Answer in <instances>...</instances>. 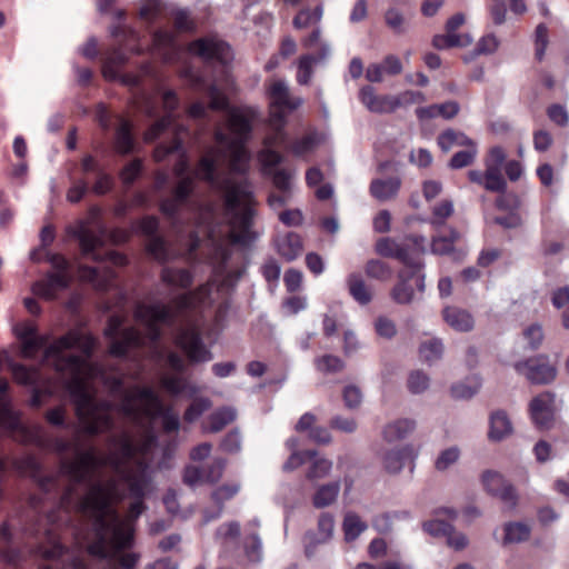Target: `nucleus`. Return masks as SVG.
Wrapping results in <instances>:
<instances>
[{"label": "nucleus", "instance_id": "a211bd4d", "mask_svg": "<svg viewBox=\"0 0 569 569\" xmlns=\"http://www.w3.org/2000/svg\"><path fill=\"white\" fill-rule=\"evenodd\" d=\"M317 532L308 531L305 533L303 543L305 552L308 558H311L319 545L328 542L335 530V518L329 512L320 513L317 523Z\"/></svg>", "mask_w": 569, "mask_h": 569}, {"label": "nucleus", "instance_id": "c03bdc74", "mask_svg": "<svg viewBox=\"0 0 569 569\" xmlns=\"http://www.w3.org/2000/svg\"><path fill=\"white\" fill-rule=\"evenodd\" d=\"M365 271L369 278L381 281L388 280L392 274V270L389 264L378 259L368 260Z\"/></svg>", "mask_w": 569, "mask_h": 569}, {"label": "nucleus", "instance_id": "13d9d810", "mask_svg": "<svg viewBox=\"0 0 569 569\" xmlns=\"http://www.w3.org/2000/svg\"><path fill=\"white\" fill-rule=\"evenodd\" d=\"M89 190L90 186L86 179H77L72 182V186L69 188L67 192V199L71 203H78L82 200V198L88 193Z\"/></svg>", "mask_w": 569, "mask_h": 569}, {"label": "nucleus", "instance_id": "39448f33", "mask_svg": "<svg viewBox=\"0 0 569 569\" xmlns=\"http://www.w3.org/2000/svg\"><path fill=\"white\" fill-rule=\"evenodd\" d=\"M110 390L120 396L118 411L124 417L139 423L143 419L156 420L161 418L166 433L177 432L180 428L179 415L170 406H166L159 395L151 387H134L131 390L123 388L121 378H112Z\"/></svg>", "mask_w": 569, "mask_h": 569}, {"label": "nucleus", "instance_id": "79ce46f5", "mask_svg": "<svg viewBox=\"0 0 569 569\" xmlns=\"http://www.w3.org/2000/svg\"><path fill=\"white\" fill-rule=\"evenodd\" d=\"M483 188L490 192L503 193L507 189V182L501 173V169L486 168Z\"/></svg>", "mask_w": 569, "mask_h": 569}, {"label": "nucleus", "instance_id": "7ed1b4c3", "mask_svg": "<svg viewBox=\"0 0 569 569\" xmlns=\"http://www.w3.org/2000/svg\"><path fill=\"white\" fill-rule=\"evenodd\" d=\"M123 498L124 495H114V487L107 489L96 485L92 492H84L71 508L82 520L81 527L74 530V538L86 546L89 555L108 558L132 547L133 532L121 526L114 508Z\"/></svg>", "mask_w": 569, "mask_h": 569}, {"label": "nucleus", "instance_id": "ddd939ff", "mask_svg": "<svg viewBox=\"0 0 569 569\" xmlns=\"http://www.w3.org/2000/svg\"><path fill=\"white\" fill-rule=\"evenodd\" d=\"M52 448L54 450V452L59 456H61V460H60V466H59V469H60V473L67 479L68 483L61 495V498H60V503L61 506L64 508V509H71L72 507H74L77 505V500L80 498V497H83L84 493H80L78 491V488L79 487H83L84 488V485H77V486H73L71 483V480L70 478L63 472L62 470V461L66 458V455L69 453L70 451H72L74 453V458L73 459H78V449L79 450H83L79 443H76V442H72V441H69V440H66V439H62V438H56L52 442Z\"/></svg>", "mask_w": 569, "mask_h": 569}, {"label": "nucleus", "instance_id": "8fccbe9b", "mask_svg": "<svg viewBox=\"0 0 569 569\" xmlns=\"http://www.w3.org/2000/svg\"><path fill=\"white\" fill-rule=\"evenodd\" d=\"M211 405L212 402L208 398L200 397L194 399L186 409L183 419L187 422L196 421L204 411L211 408Z\"/></svg>", "mask_w": 569, "mask_h": 569}, {"label": "nucleus", "instance_id": "de8ad7c7", "mask_svg": "<svg viewBox=\"0 0 569 569\" xmlns=\"http://www.w3.org/2000/svg\"><path fill=\"white\" fill-rule=\"evenodd\" d=\"M322 9L321 7H316L313 11L310 9H302L298 12V14L293 18V27L297 29H305L309 26L318 22L321 19Z\"/></svg>", "mask_w": 569, "mask_h": 569}, {"label": "nucleus", "instance_id": "423d86ee", "mask_svg": "<svg viewBox=\"0 0 569 569\" xmlns=\"http://www.w3.org/2000/svg\"><path fill=\"white\" fill-rule=\"evenodd\" d=\"M134 317L146 325L148 338L154 346L158 345L162 337L160 325L172 327L177 322L176 312L162 302L151 305L138 303Z\"/></svg>", "mask_w": 569, "mask_h": 569}, {"label": "nucleus", "instance_id": "f03ea898", "mask_svg": "<svg viewBox=\"0 0 569 569\" xmlns=\"http://www.w3.org/2000/svg\"><path fill=\"white\" fill-rule=\"evenodd\" d=\"M12 332L20 342L23 358L33 359L43 349V358L52 362L58 373L69 379L68 389L84 435L97 437L113 429L114 405L108 400H98L86 381V378L94 375L96 368L83 357L64 355L66 350L77 347L90 357L94 347L92 337L70 330L48 345V336L40 335L38 326L29 320L16 323Z\"/></svg>", "mask_w": 569, "mask_h": 569}, {"label": "nucleus", "instance_id": "f3484780", "mask_svg": "<svg viewBox=\"0 0 569 569\" xmlns=\"http://www.w3.org/2000/svg\"><path fill=\"white\" fill-rule=\"evenodd\" d=\"M531 419L539 429H550L555 418V395L545 391L530 401Z\"/></svg>", "mask_w": 569, "mask_h": 569}, {"label": "nucleus", "instance_id": "09e8293b", "mask_svg": "<svg viewBox=\"0 0 569 569\" xmlns=\"http://www.w3.org/2000/svg\"><path fill=\"white\" fill-rule=\"evenodd\" d=\"M128 482L129 496L132 499H143L146 496V481L143 477L134 476L128 472L119 473Z\"/></svg>", "mask_w": 569, "mask_h": 569}, {"label": "nucleus", "instance_id": "4be33fe9", "mask_svg": "<svg viewBox=\"0 0 569 569\" xmlns=\"http://www.w3.org/2000/svg\"><path fill=\"white\" fill-rule=\"evenodd\" d=\"M415 458L416 453L412 446L406 445L386 451L382 456V465L388 473L396 475L399 473L408 462L412 463Z\"/></svg>", "mask_w": 569, "mask_h": 569}, {"label": "nucleus", "instance_id": "9d476101", "mask_svg": "<svg viewBox=\"0 0 569 569\" xmlns=\"http://www.w3.org/2000/svg\"><path fill=\"white\" fill-rule=\"evenodd\" d=\"M139 231L148 238L147 251L158 262L167 263L174 259V253L168 242L158 233L159 219L154 216H146L138 223Z\"/></svg>", "mask_w": 569, "mask_h": 569}, {"label": "nucleus", "instance_id": "aec40b11", "mask_svg": "<svg viewBox=\"0 0 569 569\" xmlns=\"http://www.w3.org/2000/svg\"><path fill=\"white\" fill-rule=\"evenodd\" d=\"M270 123L277 131L284 127V81H273L268 88Z\"/></svg>", "mask_w": 569, "mask_h": 569}, {"label": "nucleus", "instance_id": "72a5a7b5", "mask_svg": "<svg viewBox=\"0 0 569 569\" xmlns=\"http://www.w3.org/2000/svg\"><path fill=\"white\" fill-rule=\"evenodd\" d=\"M503 531V546L525 542L530 538L531 533L530 527L520 521H510L505 523Z\"/></svg>", "mask_w": 569, "mask_h": 569}, {"label": "nucleus", "instance_id": "5701e85b", "mask_svg": "<svg viewBox=\"0 0 569 569\" xmlns=\"http://www.w3.org/2000/svg\"><path fill=\"white\" fill-rule=\"evenodd\" d=\"M160 280L170 288L187 290L193 283V274L186 268L166 266L161 269Z\"/></svg>", "mask_w": 569, "mask_h": 569}, {"label": "nucleus", "instance_id": "a878e982", "mask_svg": "<svg viewBox=\"0 0 569 569\" xmlns=\"http://www.w3.org/2000/svg\"><path fill=\"white\" fill-rule=\"evenodd\" d=\"M341 483L339 480L321 485L312 495V506L316 509H323L332 506L339 496Z\"/></svg>", "mask_w": 569, "mask_h": 569}, {"label": "nucleus", "instance_id": "2f4dec72", "mask_svg": "<svg viewBox=\"0 0 569 569\" xmlns=\"http://www.w3.org/2000/svg\"><path fill=\"white\" fill-rule=\"evenodd\" d=\"M437 143L439 148L443 152H448L452 147H469L476 144V142L470 139L462 131H458L455 129L443 130L437 138Z\"/></svg>", "mask_w": 569, "mask_h": 569}, {"label": "nucleus", "instance_id": "6e6d98bb", "mask_svg": "<svg viewBox=\"0 0 569 569\" xmlns=\"http://www.w3.org/2000/svg\"><path fill=\"white\" fill-rule=\"evenodd\" d=\"M422 529L432 537H445L451 531V523L441 519H432L422 523Z\"/></svg>", "mask_w": 569, "mask_h": 569}, {"label": "nucleus", "instance_id": "e2e57ef3", "mask_svg": "<svg viewBox=\"0 0 569 569\" xmlns=\"http://www.w3.org/2000/svg\"><path fill=\"white\" fill-rule=\"evenodd\" d=\"M20 423V418L10 407L0 406V427L8 430H17Z\"/></svg>", "mask_w": 569, "mask_h": 569}, {"label": "nucleus", "instance_id": "864d4df0", "mask_svg": "<svg viewBox=\"0 0 569 569\" xmlns=\"http://www.w3.org/2000/svg\"><path fill=\"white\" fill-rule=\"evenodd\" d=\"M139 558L140 556L136 552L121 551L117 555H109L108 558L103 559L108 560L113 566H119L121 569H134Z\"/></svg>", "mask_w": 569, "mask_h": 569}, {"label": "nucleus", "instance_id": "69168bd1", "mask_svg": "<svg viewBox=\"0 0 569 569\" xmlns=\"http://www.w3.org/2000/svg\"><path fill=\"white\" fill-rule=\"evenodd\" d=\"M375 329L378 336L386 339H392L397 335V327L395 322L383 316L377 318Z\"/></svg>", "mask_w": 569, "mask_h": 569}, {"label": "nucleus", "instance_id": "3c124183", "mask_svg": "<svg viewBox=\"0 0 569 569\" xmlns=\"http://www.w3.org/2000/svg\"><path fill=\"white\" fill-rule=\"evenodd\" d=\"M182 148V141L174 133L171 141L168 143L161 142L159 143L153 151V158L156 161H163L169 154L179 152Z\"/></svg>", "mask_w": 569, "mask_h": 569}, {"label": "nucleus", "instance_id": "bb28decb", "mask_svg": "<svg viewBox=\"0 0 569 569\" xmlns=\"http://www.w3.org/2000/svg\"><path fill=\"white\" fill-rule=\"evenodd\" d=\"M8 368L17 383L26 387L38 385L40 370L37 367H29L8 359Z\"/></svg>", "mask_w": 569, "mask_h": 569}, {"label": "nucleus", "instance_id": "c85d7f7f", "mask_svg": "<svg viewBox=\"0 0 569 569\" xmlns=\"http://www.w3.org/2000/svg\"><path fill=\"white\" fill-rule=\"evenodd\" d=\"M73 236L78 239L81 251L84 256L98 260L97 249L102 244V240L91 229L81 224Z\"/></svg>", "mask_w": 569, "mask_h": 569}, {"label": "nucleus", "instance_id": "338daca9", "mask_svg": "<svg viewBox=\"0 0 569 569\" xmlns=\"http://www.w3.org/2000/svg\"><path fill=\"white\" fill-rule=\"evenodd\" d=\"M536 59L541 61L543 59L547 44H548V29L543 23H540L536 28Z\"/></svg>", "mask_w": 569, "mask_h": 569}, {"label": "nucleus", "instance_id": "774afa93", "mask_svg": "<svg viewBox=\"0 0 569 569\" xmlns=\"http://www.w3.org/2000/svg\"><path fill=\"white\" fill-rule=\"evenodd\" d=\"M44 417H46V420L48 421V423H50L54 427H59V428H63V429L70 428V425L67 423V421H66V409L63 406H58L56 408L49 409L46 412Z\"/></svg>", "mask_w": 569, "mask_h": 569}, {"label": "nucleus", "instance_id": "6e6552de", "mask_svg": "<svg viewBox=\"0 0 569 569\" xmlns=\"http://www.w3.org/2000/svg\"><path fill=\"white\" fill-rule=\"evenodd\" d=\"M110 339L109 352L114 357H127L132 348H142L144 337L133 327L121 329V320L118 317H111L104 331Z\"/></svg>", "mask_w": 569, "mask_h": 569}, {"label": "nucleus", "instance_id": "1a4fd4ad", "mask_svg": "<svg viewBox=\"0 0 569 569\" xmlns=\"http://www.w3.org/2000/svg\"><path fill=\"white\" fill-rule=\"evenodd\" d=\"M425 263L421 260L420 267H405L398 272V281L392 288L390 296L398 305H409L415 299V288L422 293L426 288L425 283Z\"/></svg>", "mask_w": 569, "mask_h": 569}, {"label": "nucleus", "instance_id": "680f3d73", "mask_svg": "<svg viewBox=\"0 0 569 569\" xmlns=\"http://www.w3.org/2000/svg\"><path fill=\"white\" fill-rule=\"evenodd\" d=\"M499 46L498 39L493 34L483 36L477 43L475 50L472 51V58L480 54H490L493 53Z\"/></svg>", "mask_w": 569, "mask_h": 569}, {"label": "nucleus", "instance_id": "49530a36", "mask_svg": "<svg viewBox=\"0 0 569 569\" xmlns=\"http://www.w3.org/2000/svg\"><path fill=\"white\" fill-rule=\"evenodd\" d=\"M316 58L311 54H305L298 60V70L296 74L297 82L300 86L309 84L313 74L312 66L316 62Z\"/></svg>", "mask_w": 569, "mask_h": 569}, {"label": "nucleus", "instance_id": "bf43d9fd", "mask_svg": "<svg viewBox=\"0 0 569 569\" xmlns=\"http://www.w3.org/2000/svg\"><path fill=\"white\" fill-rule=\"evenodd\" d=\"M142 170V161L140 159H133L127 163L120 172L121 180L124 184H132L134 180L140 176Z\"/></svg>", "mask_w": 569, "mask_h": 569}, {"label": "nucleus", "instance_id": "c9c22d12", "mask_svg": "<svg viewBox=\"0 0 569 569\" xmlns=\"http://www.w3.org/2000/svg\"><path fill=\"white\" fill-rule=\"evenodd\" d=\"M368 528V525L361 520L359 515L353 511H348L345 515L342 529L346 541L356 540Z\"/></svg>", "mask_w": 569, "mask_h": 569}, {"label": "nucleus", "instance_id": "e433bc0d", "mask_svg": "<svg viewBox=\"0 0 569 569\" xmlns=\"http://www.w3.org/2000/svg\"><path fill=\"white\" fill-rule=\"evenodd\" d=\"M348 287L351 297L360 305H368L371 301L372 295L360 274L351 273L348 277Z\"/></svg>", "mask_w": 569, "mask_h": 569}, {"label": "nucleus", "instance_id": "5fc2aeb1", "mask_svg": "<svg viewBox=\"0 0 569 569\" xmlns=\"http://www.w3.org/2000/svg\"><path fill=\"white\" fill-rule=\"evenodd\" d=\"M429 381V377L423 371H412L408 378V389L415 395L422 393L428 389Z\"/></svg>", "mask_w": 569, "mask_h": 569}, {"label": "nucleus", "instance_id": "f8f14e48", "mask_svg": "<svg viewBox=\"0 0 569 569\" xmlns=\"http://www.w3.org/2000/svg\"><path fill=\"white\" fill-rule=\"evenodd\" d=\"M515 370L532 385H548L557 377V369L550 365L548 357L540 355L515 363Z\"/></svg>", "mask_w": 569, "mask_h": 569}, {"label": "nucleus", "instance_id": "603ef678", "mask_svg": "<svg viewBox=\"0 0 569 569\" xmlns=\"http://www.w3.org/2000/svg\"><path fill=\"white\" fill-rule=\"evenodd\" d=\"M317 369L325 373L340 372L345 368V362L337 356L325 355L316 360Z\"/></svg>", "mask_w": 569, "mask_h": 569}, {"label": "nucleus", "instance_id": "393cba45", "mask_svg": "<svg viewBox=\"0 0 569 569\" xmlns=\"http://www.w3.org/2000/svg\"><path fill=\"white\" fill-rule=\"evenodd\" d=\"M400 187L401 179L399 177L373 179L370 183V193L379 201H388L396 198Z\"/></svg>", "mask_w": 569, "mask_h": 569}, {"label": "nucleus", "instance_id": "052dcab7", "mask_svg": "<svg viewBox=\"0 0 569 569\" xmlns=\"http://www.w3.org/2000/svg\"><path fill=\"white\" fill-rule=\"evenodd\" d=\"M342 398H343L345 406L348 409L353 410V409L359 408V406L361 405L362 392L359 387H357L355 385H349V386L345 387L343 392H342Z\"/></svg>", "mask_w": 569, "mask_h": 569}, {"label": "nucleus", "instance_id": "f704fd0d", "mask_svg": "<svg viewBox=\"0 0 569 569\" xmlns=\"http://www.w3.org/2000/svg\"><path fill=\"white\" fill-rule=\"evenodd\" d=\"M472 38L468 33L458 34V33H448L447 34H436L432 39V46L438 50L455 48V47H468L471 44Z\"/></svg>", "mask_w": 569, "mask_h": 569}, {"label": "nucleus", "instance_id": "0e129e2a", "mask_svg": "<svg viewBox=\"0 0 569 569\" xmlns=\"http://www.w3.org/2000/svg\"><path fill=\"white\" fill-rule=\"evenodd\" d=\"M547 116L550 119V121H552L559 127H566L569 123L568 111L563 106L559 103L550 104L547 108Z\"/></svg>", "mask_w": 569, "mask_h": 569}, {"label": "nucleus", "instance_id": "2eb2a0df", "mask_svg": "<svg viewBox=\"0 0 569 569\" xmlns=\"http://www.w3.org/2000/svg\"><path fill=\"white\" fill-rule=\"evenodd\" d=\"M162 104L166 114L152 123L144 132V141H156L164 131H167L174 122L173 112L179 106V99L173 90H167L162 94Z\"/></svg>", "mask_w": 569, "mask_h": 569}, {"label": "nucleus", "instance_id": "7c9ffc66", "mask_svg": "<svg viewBox=\"0 0 569 569\" xmlns=\"http://www.w3.org/2000/svg\"><path fill=\"white\" fill-rule=\"evenodd\" d=\"M237 412L231 407H222L213 411L209 417L204 431L216 433L236 420Z\"/></svg>", "mask_w": 569, "mask_h": 569}, {"label": "nucleus", "instance_id": "cd10ccee", "mask_svg": "<svg viewBox=\"0 0 569 569\" xmlns=\"http://www.w3.org/2000/svg\"><path fill=\"white\" fill-rule=\"evenodd\" d=\"M512 432V423L503 410H497L490 416L488 437L492 441H501Z\"/></svg>", "mask_w": 569, "mask_h": 569}, {"label": "nucleus", "instance_id": "37998d69", "mask_svg": "<svg viewBox=\"0 0 569 569\" xmlns=\"http://www.w3.org/2000/svg\"><path fill=\"white\" fill-rule=\"evenodd\" d=\"M481 481L486 491L493 497L509 482L501 473L493 470H486L481 476Z\"/></svg>", "mask_w": 569, "mask_h": 569}, {"label": "nucleus", "instance_id": "b1692460", "mask_svg": "<svg viewBox=\"0 0 569 569\" xmlns=\"http://www.w3.org/2000/svg\"><path fill=\"white\" fill-rule=\"evenodd\" d=\"M445 321L453 330L459 332H469L475 327V319L472 315L458 307H446L442 311Z\"/></svg>", "mask_w": 569, "mask_h": 569}, {"label": "nucleus", "instance_id": "58836bf2", "mask_svg": "<svg viewBox=\"0 0 569 569\" xmlns=\"http://www.w3.org/2000/svg\"><path fill=\"white\" fill-rule=\"evenodd\" d=\"M199 86L203 87L204 93L209 99V108L212 110H223L228 107V99L222 93L220 87L217 81L213 80L209 83H199Z\"/></svg>", "mask_w": 569, "mask_h": 569}, {"label": "nucleus", "instance_id": "a19ab883", "mask_svg": "<svg viewBox=\"0 0 569 569\" xmlns=\"http://www.w3.org/2000/svg\"><path fill=\"white\" fill-rule=\"evenodd\" d=\"M477 154V143L466 147L465 150L458 151L451 157L448 167L453 170L466 168L475 162Z\"/></svg>", "mask_w": 569, "mask_h": 569}, {"label": "nucleus", "instance_id": "6ab92c4d", "mask_svg": "<svg viewBox=\"0 0 569 569\" xmlns=\"http://www.w3.org/2000/svg\"><path fill=\"white\" fill-rule=\"evenodd\" d=\"M359 100L361 103L373 113H392L397 110L396 96L376 93L371 86H365L359 90Z\"/></svg>", "mask_w": 569, "mask_h": 569}, {"label": "nucleus", "instance_id": "412c9836", "mask_svg": "<svg viewBox=\"0 0 569 569\" xmlns=\"http://www.w3.org/2000/svg\"><path fill=\"white\" fill-rule=\"evenodd\" d=\"M69 286V278L63 272H48L47 276L32 284V292L47 300L56 298L59 290H63Z\"/></svg>", "mask_w": 569, "mask_h": 569}, {"label": "nucleus", "instance_id": "20e7f679", "mask_svg": "<svg viewBox=\"0 0 569 569\" xmlns=\"http://www.w3.org/2000/svg\"><path fill=\"white\" fill-rule=\"evenodd\" d=\"M109 442L116 450L106 456H100L94 447H90L87 450L78 449V459L62 461V470L73 486L84 485L86 492H92L96 485L107 489L114 487V495H123L117 479L110 478L102 481L97 473L103 467L111 468L116 473H124L127 465L136 459L141 448L128 433L110 436Z\"/></svg>", "mask_w": 569, "mask_h": 569}, {"label": "nucleus", "instance_id": "0eeeda50", "mask_svg": "<svg viewBox=\"0 0 569 569\" xmlns=\"http://www.w3.org/2000/svg\"><path fill=\"white\" fill-rule=\"evenodd\" d=\"M189 51L201 58L206 64L217 67L220 79L227 77L231 57V49L227 42L216 38H199L189 43Z\"/></svg>", "mask_w": 569, "mask_h": 569}, {"label": "nucleus", "instance_id": "4d7b16f0", "mask_svg": "<svg viewBox=\"0 0 569 569\" xmlns=\"http://www.w3.org/2000/svg\"><path fill=\"white\" fill-rule=\"evenodd\" d=\"M459 455H460L459 449L456 447L445 449L438 456V458L435 462V468L438 471L447 470L450 466H452L453 463H456L458 461Z\"/></svg>", "mask_w": 569, "mask_h": 569}, {"label": "nucleus", "instance_id": "ea45409f", "mask_svg": "<svg viewBox=\"0 0 569 569\" xmlns=\"http://www.w3.org/2000/svg\"><path fill=\"white\" fill-rule=\"evenodd\" d=\"M443 353V343L438 338H432L425 341L419 346V355L421 360L428 363H433L439 360Z\"/></svg>", "mask_w": 569, "mask_h": 569}, {"label": "nucleus", "instance_id": "a18cd8bd", "mask_svg": "<svg viewBox=\"0 0 569 569\" xmlns=\"http://www.w3.org/2000/svg\"><path fill=\"white\" fill-rule=\"evenodd\" d=\"M196 297V291L179 293L171 299V305L168 306L176 312L178 319L180 315L193 308Z\"/></svg>", "mask_w": 569, "mask_h": 569}, {"label": "nucleus", "instance_id": "473e14b6", "mask_svg": "<svg viewBox=\"0 0 569 569\" xmlns=\"http://www.w3.org/2000/svg\"><path fill=\"white\" fill-rule=\"evenodd\" d=\"M416 428V422L410 419H398L385 426L382 437L387 442H395L406 438Z\"/></svg>", "mask_w": 569, "mask_h": 569}, {"label": "nucleus", "instance_id": "4468645a", "mask_svg": "<svg viewBox=\"0 0 569 569\" xmlns=\"http://www.w3.org/2000/svg\"><path fill=\"white\" fill-rule=\"evenodd\" d=\"M174 343L193 362H206L212 359V353L206 348L200 332L194 327L180 328Z\"/></svg>", "mask_w": 569, "mask_h": 569}, {"label": "nucleus", "instance_id": "c756f323", "mask_svg": "<svg viewBox=\"0 0 569 569\" xmlns=\"http://www.w3.org/2000/svg\"><path fill=\"white\" fill-rule=\"evenodd\" d=\"M114 146L117 151L122 154H128L133 151L134 139L132 136V124L124 118H120L119 126L116 129Z\"/></svg>", "mask_w": 569, "mask_h": 569}, {"label": "nucleus", "instance_id": "4c0bfd02", "mask_svg": "<svg viewBox=\"0 0 569 569\" xmlns=\"http://www.w3.org/2000/svg\"><path fill=\"white\" fill-rule=\"evenodd\" d=\"M240 489V482L223 483L211 492L210 498L216 507H220V510H224V503L234 498Z\"/></svg>", "mask_w": 569, "mask_h": 569}, {"label": "nucleus", "instance_id": "f257e3e1", "mask_svg": "<svg viewBox=\"0 0 569 569\" xmlns=\"http://www.w3.org/2000/svg\"><path fill=\"white\" fill-rule=\"evenodd\" d=\"M252 130L251 118L242 111H232L228 118V132L217 129L214 140L218 144L202 156L194 173H189V163L181 154L174 166V173L179 178L171 196L161 200L160 211L174 228L181 223L180 210L190 207L194 190L196 177L204 180L217 189L223 198L224 217L229 223L228 237L232 244L249 247L258 237L252 230L254 210L252 208V193L247 183L236 181L230 177L218 176V161L228 158L232 172L244 173L248 169L249 153L246 148Z\"/></svg>", "mask_w": 569, "mask_h": 569}, {"label": "nucleus", "instance_id": "dca6fc26", "mask_svg": "<svg viewBox=\"0 0 569 569\" xmlns=\"http://www.w3.org/2000/svg\"><path fill=\"white\" fill-rule=\"evenodd\" d=\"M376 252L383 258H392L399 260L403 267H420L421 259L410 252V248L399 244L389 237L380 238L375 246Z\"/></svg>", "mask_w": 569, "mask_h": 569}, {"label": "nucleus", "instance_id": "9b49d317", "mask_svg": "<svg viewBox=\"0 0 569 569\" xmlns=\"http://www.w3.org/2000/svg\"><path fill=\"white\" fill-rule=\"evenodd\" d=\"M305 463H309L306 478L309 481H318L329 476L332 469V461L319 457L312 449L293 451L287 459V469H296Z\"/></svg>", "mask_w": 569, "mask_h": 569}]
</instances>
